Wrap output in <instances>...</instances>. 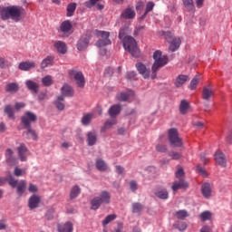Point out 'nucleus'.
Returning a JSON list of instances; mask_svg holds the SVG:
<instances>
[{"label": "nucleus", "instance_id": "f257e3e1", "mask_svg": "<svg viewBox=\"0 0 232 232\" xmlns=\"http://www.w3.org/2000/svg\"><path fill=\"white\" fill-rule=\"evenodd\" d=\"M25 14L26 12L21 6H8L4 7L0 10L1 19H3V21L12 19L13 21H15V23H17L21 21L23 17H24Z\"/></svg>", "mask_w": 232, "mask_h": 232}, {"label": "nucleus", "instance_id": "f03ea898", "mask_svg": "<svg viewBox=\"0 0 232 232\" xmlns=\"http://www.w3.org/2000/svg\"><path fill=\"white\" fill-rule=\"evenodd\" d=\"M119 38L123 39V47L126 52H129L132 55V57H139L140 52L139 51V47H137V41L133 39L131 36H124V30H120Z\"/></svg>", "mask_w": 232, "mask_h": 232}, {"label": "nucleus", "instance_id": "7ed1b4c3", "mask_svg": "<svg viewBox=\"0 0 232 232\" xmlns=\"http://www.w3.org/2000/svg\"><path fill=\"white\" fill-rule=\"evenodd\" d=\"M153 59L154 63L152 65L151 79H157V72H159L160 68L168 64V57L166 55H162V52L158 50L153 53Z\"/></svg>", "mask_w": 232, "mask_h": 232}, {"label": "nucleus", "instance_id": "20e7f679", "mask_svg": "<svg viewBox=\"0 0 232 232\" xmlns=\"http://www.w3.org/2000/svg\"><path fill=\"white\" fill-rule=\"evenodd\" d=\"M121 113V105H113L109 110V115L111 117V120L107 121L104 123V126L102 128V131H106L107 130H110L111 126H115L117 124V115Z\"/></svg>", "mask_w": 232, "mask_h": 232}, {"label": "nucleus", "instance_id": "39448f33", "mask_svg": "<svg viewBox=\"0 0 232 232\" xmlns=\"http://www.w3.org/2000/svg\"><path fill=\"white\" fill-rule=\"evenodd\" d=\"M176 179H179V181H174L173 185L171 187L172 190L179 191V189H187L188 188V182H186L184 179V169L182 168H179L176 173Z\"/></svg>", "mask_w": 232, "mask_h": 232}, {"label": "nucleus", "instance_id": "423d86ee", "mask_svg": "<svg viewBox=\"0 0 232 232\" xmlns=\"http://www.w3.org/2000/svg\"><path fill=\"white\" fill-rule=\"evenodd\" d=\"M7 182L12 188H16L19 197H22V195L24 194V191H26V180L18 181L14 179V177L10 176L9 179H7Z\"/></svg>", "mask_w": 232, "mask_h": 232}, {"label": "nucleus", "instance_id": "0eeeda50", "mask_svg": "<svg viewBox=\"0 0 232 232\" xmlns=\"http://www.w3.org/2000/svg\"><path fill=\"white\" fill-rule=\"evenodd\" d=\"M166 41L169 43V50L170 52H177L179 48H180V44L182 41L180 40L179 37H175L173 35V33L171 32H167L164 34Z\"/></svg>", "mask_w": 232, "mask_h": 232}, {"label": "nucleus", "instance_id": "6e6552de", "mask_svg": "<svg viewBox=\"0 0 232 232\" xmlns=\"http://www.w3.org/2000/svg\"><path fill=\"white\" fill-rule=\"evenodd\" d=\"M70 79H73L75 81L78 88H84V84L86 83V80L84 79V74L78 71L77 69H72L69 71Z\"/></svg>", "mask_w": 232, "mask_h": 232}, {"label": "nucleus", "instance_id": "1a4fd4ad", "mask_svg": "<svg viewBox=\"0 0 232 232\" xmlns=\"http://www.w3.org/2000/svg\"><path fill=\"white\" fill-rule=\"evenodd\" d=\"M169 140L170 144L176 146V148L182 147V139L179 137V130H177V129L169 130Z\"/></svg>", "mask_w": 232, "mask_h": 232}, {"label": "nucleus", "instance_id": "9d476101", "mask_svg": "<svg viewBox=\"0 0 232 232\" xmlns=\"http://www.w3.org/2000/svg\"><path fill=\"white\" fill-rule=\"evenodd\" d=\"M96 34L98 37H102V39H100L96 44L98 48H102V46H108L111 44V41L110 40V32L96 31Z\"/></svg>", "mask_w": 232, "mask_h": 232}, {"label": "nucleus", "instance_id": "9b49d317", "mask_svg": "<svg viewBox=\"0 0 232 232\" xmlns=\"http://www.w3.org/2000/svg\"><path fill=\"white\" fill-rule=\"evenodd\" d=\"M21 121L22 124H24L25 128H30V124L37 121V116L34 112L26 111L22 117Z\"/></svg>", "mask_w": 232, "mask_h": 232}, {"label": "nucleus", "instance_id": "f8f14e48", "mask_svg": "<svg viewBox=\"0 0 232 232\" xmlns=\"http://www.w3.org/2000/svg\"><path fill=\"white\" fill-rule=\"evenodd\" d=\"M117 99L118 101H122L123 102L133 101V99H135V92H133L131 90L121 92L117 95Z\"/></svg>", "mask_w": 232, "mask_h": 232}, {"label": "nucleus", "instance_id": "ddd939ff", "mask_svg": "<svg viewBox=\"0 0 232 232\" xmlns=\"http://www.w3.org/2000/svg\"><path fill=\"white\" fill-rule=\"evenodd\" d=\"M214 96H215V91H213V87H211V85L205 86L203 88L202 99L204 101H210Z\"/></svg>", "mask_w": 232, "mask_h": 232}, {"label": "nucleus", "instance_id": "4468645a", "mask_svg": "<svg viewBox=\"0 0 232 232\" xmlns=\"http://www.w3.org/2000/svg\"><path fill=\"white\" fill-rule=\"evenodd\" d=\"M37 64L34 61H25L19 63L18 68L22 72H28L30 70H33V68H35Z\"/></svg>", "mask_w": 232, "mask_h": 232}, {"label": "nucleus", "instance_id": "2eb2a0df", "mask_svg": "<svg viewBox=\"0 0 232 232\" xmlns=\"http://www.w3.org/2000/svg\"><path fill=\"white\" fill-rule=\"evenodd\" d=\"M188 81H189V76L186 74H179L174 80V86H176V88H182L183 84L188 82Z\"/></svg>", "mask_w": 232, "mask_h": 232}, {"label": "nucleus", "instance_id": "dca6fc26", "mask_svg": "<svg viewBox=\"0 0 232 232\" xmlns=\"http://www.w3.org/2000/svg\"><path fill=\"white\" fill-rule=\"evenodd\" d=\"M18 157L22 162L26 161V157H28V149L26 148V145L24 143L20 144V146L17 148Z\"/></svg>", "mask_w": 232, "mask_h": 232}, {"label": "nucleus", "instance_id": "f3484780", "mask_svg": "<svg viewBox=\"0 0 232 232\" xmlns=\"http://www.w3.org/2000/svg\"><path fill=\"white\" fill-rule=\"evenodd\" d=\"M90 44V36L84 35L82 36L77 43V50L82 52V50H86L88 48V44Z\"/></svg>", "mask_w": 232, "mask_h": 232}, {"label": "nucleus", "instance_id": "a211bd4d", "mask_svg": "<svg viewBox=\"0 0 232 232\" xmlns=\"http://www.w3.org/2000/svg\"><path fill=\"white\" fill-rule=\"evenodd\" d=\"M136 68L139 73L142 75L144 79L150 78V69H148L146 65H144V63H136Z\"/></svg>", "mask_w": 232, "mask_h": 232}, {"label": "nucleus", "instance_id": "6ab92c4d", "mask_svg": "<svg viewBox=\"0 0 232 232\" xmlns=\"http://www.w3.org/2000/svg\"><path fill=\"white\" fill-rule=\"evenodd\" d=\"M54 48L57 50L58 53H62L64 55L66 52H68V47L66 46V44L63 41H56L54 43Z\"/></svg>", "mask_w": 232, "mask_h": 232}, {"label": "nucleus", "instance_id": "aec40b11", "mask_svg": "<svg viewBox=\"0 0 232 232\" xmlns=\"http://www.w3.org/2000/svg\"><path fill=\"white\" fill-rule=\"evenodd\" d=\"M201 193L205 198H210L212 193L211 185L209 183L203 184L201 187Z\"/></svg>", "mask_w": 232, "mask_h": 232}, {"label": "nucleus", "instance_id": "412c9836", "mask_svg": "<svg viewBox=\"0 0 232 232\" xmlns=\"http://www.w3.org/2000/svg\"><path fill=\"white\" fill-rule=\"evenodd\" d=\"M99 199L102 204H110V202L111 201V194H110V192L106 190H103L101 192Z\"/></svg>", "mask_w": 232, "mask_h": 232}, {"label": "nucleus", "instance_id": "4be33fe9", "mask_svg": "<svg viewBox=\"0 0 232 232\" xmlns=\"http://www.w3.org/2000/svg\"><path fill=\"white\" fill-rule=\"evenodd\" d=\"M39 202H41V198L39 196L33 195L29 198V208L30 209H35V208H38Z\"/></svg>", "mask_w": 232, "mask_h": 232}, {"label": "nucleus", "instance_id": "5701e85b", "mask_svg": "<svg viewBox=\"0 0 232 232\" xmlns=\"http://www.w3.org/2000/svg\"><path fill=\"white\" fill-rule=\"evenodd\" d=\"M25 85L33 93H37L39 92V83L32 81V80H27L25 82Z\"/></svg>", "mask_w": 232, "mask_h": 232}, {"label": "nucleus", "instance_id": "b1692460", "mask_svg": "<svg viewBox=\"0 0 232 232\" xmlns=\"http://www.w3.org/2000/svg\"><path fill=\"white\" fill-rule=\"evenodd\" d=\"M59 232H73V224L72 222L67 221L63 225H58Z\"/></svg>", "mask_w": 232, "mask_h": 232}, {"label": "nucleus", "instance_id": "393cba45", "mask_svg": "<svg viewBox=\"0 0 232 232\" xmlns=\"http://www.w3.org/2000/svg\"><path fill=\"white\" fill-rule=\"evenodd\" d=\"M5 159L6 162L10 164V166H13V164H15L16 159L14 157V150L11 149H7L5 151Z\"/></svg>", "mask_w": 232, "mask_h": 232}, {"label": "nucleus", "instance_id": "a878e982", "mask_svg": "<svg viewBox=\"0 0 232 232\" xmlns=\"http://www.w3.org/2000/svg\"><path fill=\"white\" fill-rule=\"evenodd\" d=\"M215 160L218 164H219V166H226V156L224 155L223 152L221 151H218L215 154Z\"/></svg>", "mask_w": 232, "mask_h": 232}, {"label": "nucleus", "instance_id": "bb28decb", "mask_svg": "<svg viewBox=\"0 0 232 232\" xmlns=\"http://www.w3.org/2000/svg\"><path fill=\"white\" fill-rule=\"evenodd\" d=\"M62 94L65 97H72L73 95V88L67 83L63 84L61 89Z\"/></svg>", "mask_w": 232, "mask_h": 232}, {"label": "nucleus", "instance_id": "cd10ccee", "mask_svg": "<svg viewBox=\"0 0 232 232\" xmlns=\"http://www.w3.org/2000/svg\"><path fill=\"white\" fill-rule=\"evenodd\" d=\"M54 59L55 58L53 56H47L45 59H44L41 63L42 70H44V68H48V66H53Z\"/></svg>", "mask_w": 232, "mask_h": 232}, {"label": "nucleus", "instance_id": "c85d7f7f", "mask_svg": "<svg viewBox=\"0 0 232 232\" xmlns=\"http://www.w3.org/2000/svg\"><path fill=\"white\" fill-rule=\"evenodd\" d=\"M96 169L98 171H106L108 169V164L103 160L98 159L96 160Z\"/></svg>", "mask_w": 232, "mask_h": 232}, {"label": "nucleus", "instance_id": "c756f323", "mask_svg": "<svg viewBox=\"0 0 232 232\" xmlns=\"http://www.w3.org/2000/svg\"><path fill=\"white\" fill-rule=\"evenodd\" d=\"M28 128V130L26 132H24V137L25 139H32L33 140H37V133H35V130H32L30 127H25Z\"/></svg>", "mask_w": 232, "mask_h": 232}, {"label": "nucleus", "instance_id": "7c9ffc66", "mask_svg": "<svg viewBox=\"0 0 232 232\" xmlns=\"http://www.w3.org/2000/svg\"><path fill=\"white\" fill-rule=\"evenodd\" d=\"M60 30L63 34H68L72 30V23L70 21H64L60 25Z\"/></svg>", "mask_w": 232, "mask_h": 232}, {"label": "nucleus", "instance_id": "2f4dec72", "mask_svg": "<svg viewBox=\"0 0 232 232\" xmlns=\"http://www.w3.org/2000/svg\"><path fill=\"white\" fill-rule=\"evenodd\" d=\"M121 17L124 19H133L135 17V11L131 8H127L122 12Z\"/></svg>", "mask_w": 232, "mask_h": 232}, {"label": "nucleus", "instance_id": "473e14b6", "mask_svg": "<svg viewBox=\"0 0 232 232\" xmlns=\"http://www.w3.org/2000/svg\"><path fill=\"white\" fill-rule=\"evenodd\" d=\"M87 142L89 146H93L97 142V134L95 132H89L87 134Z\"/></svg>", "mask_w": 232, "mask_h": 232}, {"label": "nucleus", "instance_id": "72a5a7b5", "mask_svg": "<svg viewBox=\"0 0 232 232\" xmlns=\"http://www.w3.org/2000/svg\"><path fill=\"white\" fill-rule=\"evenodd\" d=\"M188 110H189V102H188V101L186 100L181 101L179 105L180 113H182V115H185V113H188Z\"/></svg>", "mask_w": 232, "mask_h": 232}, {"label": "nucleus", "instance_id": "f704fd0d", "mask_svg": "<svg viewBox=\"0 0 232 232\" xmlns=\"http://www.w3.org/2000/svg\"><path fill=\"white\" fill-rule=\"evenodd\" d=\"M92 119H93L92 113L84 114L82 118V126H88L92 122Z\"/></svg>", "mask_w": 232, "mask_h": 232}, {"label": "nucleus", "instance_id": "c9c22d12", "mask_svg": "<svg viewBox=\"0 0 232 232\" xmlns=\"http://www.w3.org/2000/svg\"><path fill=\"white\" fill-rule=\"evenodd\" d=\"M5 91L9 92V93H15V92L19 91V85L15 82L8 83L5 87Z\"/></svg>", "mask_w": 232, "mask_h": 232}, {"label": "nucleus", "instance_id": "e433bc0d", "mask_svg": "<svg viewBox=\"0 0 232 232\" xmlns=\"http://www.w3.org/2000/svg\"><path fill=\"white\" fill-rule=\"evenodd\" d=\"M64 96H59L56 101L54 102V104L57 108V110H60L61 111L64 110Z\"/></svg>", "mask_w": 232, "mask_h": 232}, {"label": "nucleus", "instance_id": "4c0bfd02", "mask_svg": "<svg viewBox=\"0 0 232 232\" xmlns=\"http://www.w3.org/2000/svg\"><path fill=\"white\" fill-rule=\"evenodd\" d=\"M79 195H81V188H79V186L72 187L71 189L70 198L72 199L77 198Z\"/></svg>", "mask_w": 232, "mask_h": 232}, {"label": "nucleus", "instance_id": "58836bf2", "mask_svg": "<svg viewBox=\"0 0 232 232\" xmlns=\"http://www.w3.org/2000/svg\"><path fill=\"white\" fill-rule=\"evenodd\" d=\"M101 204H102V202L101 201L99 197L94 198L91 201V209H94V210L99 209V208H101Z\"/></svg>", "mask_w": 232, "mask_h": 232}, {"label": "nucleus", "instance_id": "ea45409f", "mask_svg": "<svg viewBox=\"0 0 232 232\" xmlns=\"http://www.w3.org/2000/svg\"><path fill=\"white\" fill-rule=\"evenodd\" d=\"M211 217H213V214H211L209 210H206L199 215V218L202 220V222H206V220H211Z\"/></svg>", "mask_w": 232, "mask_h": 232}, {"label": "nucleus", "instance_id": "a19ab883", "mask_svg": "<svg viewBox=\"0 0 232 232\" xmlns=\"http://www.w3.org/2000/svg\"><path fill=\"white\" fill-rule=\"evenodd\" d=\"M155 195H156V197H158V198H161L163 200H166V198H168V197H169L168 190H166V189H160L155 192Z\"/></svg>", "mask_w": 232, "mask_h": 232}, {"label": "nucleus", "instance_id": "79ce46f5", "mask_svg": "<svg viewBox=\"0 0 232 232\" xmlns=\"http://www.w3.org/2000/svg\"><path fill=\"white\" fill-rule=\"evenodd\" d=\"M200 82V76H195L189 84V90H197V86H198V82Z\"/></svg>", "mask_w": 232, "mask_h": 232}, {"label": "nucleus", "instance_id": "37998d69", "mask_svg": "<svg viewBox=\"0 0 232 232\" xmlns=\"http://www.w3.org/2000/svg\"><path fill=\"white\" fill-rule=\"evenodd\" d=\"M44 86H52L53 84V78L51 75H46L42 79Z\"/></svg>", "mask_w": 232, "mask_h": 232}, {"label": "nucleus", "instance_id": "c03bdc74", "mask_svg": "<svg viewBox=\"0 0 232 232\" xmlns=\"http://www.w3.org/2000/svg\"><path fill=\"white\" fill-rule=\"evenodd\" d=\"M183 4L188 12H195V5L193 4V0H183Z\"/></svg>", "mask_w": 232, "mask_h": 232}, {"label": "nucleus", "instance_id": "a18cd8bd", "mask_svg": "<svg viewBox=\"0 0 232 232\" xmlns=\"http://www.w3.org/2000/svg\"><path fill=\"white\" fill-rule=\"evenodd\" d=\"M75 8H77V5L75 4H69L67 6V17H72L73 13L75 12Z\"/></svg>", "mask_w": 232, "mask_h": 232}, {"label": "nucleus", "instance_id": "49530a36", "mask_svg": "<svg viewBox=\"0 0 232 232\" xmlns=\"http://www.w3.org/2000/svg\"><path fill=\"white\" fill-rule=\"evenodd\" d=\"M153 8H155V3L153 2H148L146 5V10L145 13L143 14V18L146 17L148 15V14H150V12H151L153 10Z\"/></svg>", "mask_w": 232, "mask_h": 232}, {"label": "nucleus", "instance_id": "de8ad7c7", "mask_svg": "<svg viewBox=\"0 0 232 232\" xmlns=\"http://www.w3.org/2000/svg\"><path fill=\"white\" fill-rule=\"evenodd\" d=\"M176 217L179 220H184V218H188V211L186 210H179L176 212Z\"/></svg>", "mask_w": 232, "mask_h": 232}, {"label": "nucleus", "instance_id": "09e8293b", "mask_svg": "<svg viewBox=\"0 0 232 232\" xmlns=\"http://www.w3.org/2000/svg\"><path fill=\"white\" fill-rule=\"evenodd\" d=\"M117 218V216L114 214H111L105 218V219L102 221L103 226H108L110 222H113Z\"/></svg>", "mask_w": 232, "mask_h": 232}, {"label": "nucleus", "instance_id": "8fccbe9b", "mask_svg": "<svg viewBox=\"0 0 232 232\" xmlns=\"http://www.w3.org/2000/svg\"><path fill=\"white\" fill-rule=\"evenodd\" d=\"M144 209V207L140 203L132 204V213H140Z\"/></svg>", "mask_w": 232, "mask_h": 232}, {"label": "nucleus", "instance_id": "3c124183", "mask_svg": "<svg viewBox=\"0 0 232 232\" xmlns=\"http://www.w3.org/2000/svg\"><path fill=\"white\" fill-rule=\"evenodd\" d=\"M5 113H6L10 119H14V107H12V105L5 106Z\"/></svg>", "mask_w": 232, "mask_h": 232}, {"label": "nucleus", "instance_id": "603ef678", "mask_svg": "<svg viewBox=\"0 0 232 232\" xmlns=\"http://www.w3.org/2000/svg\"><path fill=\"white\" fill-rule=\"evenodd\" d=\"M174 226L179 231H186V229L188 228V225L186 224V222H179L178 224H175Z\"/></svg>", "mask_w": 232, "mask_h": 232}, {"label": "nucleus", "instance_id": "864d4df0", "mask_svg": "<svg viewBox=\"0 0 232 232\" xmlns=\"http://www.w3.org/2000/svg\"><path fill=\"white\" fill-rule=\"evenodd\" d=\"M157 151H160V153H165V151L168 150V147L165 144L159 143L156 146Z\"/></svg>", "mask_w": 232, "mask_h": 232}, {"label": "nucleus", "instance_id": "5fc2aeb1", "mask_svg": "<svg viewBox=\"0 0 232 232\" xmlns=\"http://www.w3.org/2000/svg\"><path fill=\"white\" fill-rule=\"evenodd\" d=\"M169 157L173 159L174 160H179L182 157V155L179 152L171 151L169 152Z\"/></svg>", "mask_w": 232, "mask_h": 232}, {"label": "nucleus", "instance_id": "6e6d98bb", "mask_svg": "<svg viewBox=\"0 0 232 232\" xmlns=\"http://www.w3.org/2000/svg\"><path fill=\"white\" fill-rule=\"evenodd\" d=\"M99 2V0H89L87 2H85V6L87 8H92V6H95V4Z\"/></svg>", "mask_w": 232, "mask_h": 232}, {"label": "nucleus", "instance_id": "4d7b16f0", "mask_svg": "<svg viewBox=\"0 0 232 232\" xmlns=\"http://www.w3.org/2000/svg\"><path fill=\"white\" fill-rule=\"evenodd\" d=\"M197 172L200 173V175H202L203 177H208V173L206 172V169H204V168L200 166L197 167Z\"/></svg>", "mask_w": 232, "mask_h": 232}, {"label": "nucleus", "instance_id": "13d9d810", "mask_svg": "<svg viewBox=\"0 0 232 232\" xmlns=\"http://www.w3.org/2000/svg\"><path fill=\"white\" fill-rule=\"evenodd\" d=\"M144 8V2L140 1L136 4V10L139 12Z\"/></svg>", "mask_w": 232, "mask_h": 232}, {"label": "nucleus", "instance_id": "bf43d9fd", "mask_svg": "<svg viewBox=\"0 0 232 232\" xmlns=\"http://www.w3.org/2000/svg\"><path fill=\"white\" fill-rule=\"evenodd\" d=\"M23 173H24V171L19 168H15L14 169V175L15 177H21V175H23Z\"/></svg>", "mask_w": 232, "mask_h": 232}, {"label": "nucleus", "instance_id": "052dcab7", "mask_svg": "<svg viewBox=\"0 0 232 232\" xmlns=\"http://www.w3.org/2000/svg\"><path fill=\"white\" fill-rule=\"evenodd\" d=\"M130 186L131 191H137V182L132 180L130 182Z\"/></svg>", "mask_w": 232, "mask_h": 232}, {"label": "nucleus", "instance_id": "680f3d73", "mask_svg": "<svg viewBox=\"0 0 232 232\" xmlns=\"http://www.w3.org/2000/svg\"><path fill=\"white\" fill-rule=\"evenodd\" d=\"M28 189L31 193H35V191H37V186L34 184H30Z\"/></svg>", "mask_w": 232, "mask_h": 232}, {"label": "nucleus", "instance_id": "e2e57ef3", "mask_svg": "<svg viewBox=\"0 0 232 232\" xmlns=\"http://www.w3.org/2000/svg\"><path fill=\"white\" fill-rule=\"evenodd\" d=\"M116 173H118V175H122V173H124V168L121 166H116Z\"/></svg>", "mask_w": 232, "mask_h": 232}, {"label": "nucleus", "instance_id": "0e129e2a", "mask_svg": "<svg viewBox=\"0 0 232 232\" xmlns=\"http://www.w3.org/2000/svg\"><path fill=\"white\" fill-rule=\"evenodd\" d=\"M200 232H211V227L209 226H203L200 229Z\"/></svg>", "mask_w": 232, "mask_h": 232}, {"label": "nucleus", "instance_id": "69168bd1", "mask_svg": "<svg viewBox=\"0 0 232 232\" xmlns=\"http://www.w3.org/2000/svg\"><path fill=\"white\" fill-rule=\"evenodd\" d=\"M24 106H26V105L23 102H16L14 105V108H15V110H21V108H24Z\"/></svg>", "mask_w": 232, "mask_h": 232}, {"label": "nucleus", "instance_id": "338daca9", "mask_svg": "<svg viewBox=\"0 0 232 232\" xmlns=\"http://www.w3.org/2000/svg\"><path fill=\"white\" fill-rule=\"evenodd\" d=\"M196 5L198 8H202V5H204V0H195Z\"/></svg>", "mask_w": 232, "mask_h": 232}, {"label": "nucleus", "instance_id": "774afa93", "mask_svg": "<svg viewBox=\"0 0 232 232\" xmlns=\"http://www.w3.org/2000/svg\"><path fill=\"white\" fill-rule=\"evenodd\" d=\"M123 225L122 223L118 224V229H116V232H122Z\"/></svg>", "mask_w": 232, "mask_h": 232}]
</instances>
